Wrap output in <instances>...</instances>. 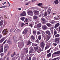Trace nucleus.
<instances>
[{
  "label": "nucleus",
  "instance_id": "obj_61",
  "mask_svg": "<svg viewBox=\"0 0 60 60\" xmlns=\"http://www.w3.org/2000/svg\"><path fill=\"white\" fill-rule=\"evenodd\" d=\"M47 37L48 39H49V37L48 35L47 36Z\"/></svg>",
  "mask_w": 60,
  "mask_h": 60
},
{
  "label": "nucleus",
  "instance_id": "obj_25",
  "mask_svg": "<svg viewBox=\"0 0 60 60\" xmlns=\"http://www.w3.org/2000/svg\"><path fill=\"white\" fill-rule=\"evenodd\" d=\"M32 43L31 42H30V41H28L27 43H26V44L27 45H30V44H31Z\"/></svg>",
  "mask_w": 60,
  "mask_h": 60
},
{
  "label": "nucleus",
  "instance_id": "obj_42",
  "mask_svg": "<svg viewBox=\"0 0 60 60\" xmlns=\"http://www.w3.org/2000/svg\"><path fill=\"white\" fill-rule=\"evenodd\" d=\"M59 34H57L55 36V37H59Z\"/></svg>",
  "mask_w": 60,
  "mask_h": 60
},
{
  "label": "nucleus",
  "instance_id": "obj_33",
  "mask_svg": "<svg viewBox=\"0 0 60 60\" xmlns=\"http://www.w3.org/2000/svg\"><path fill=\"white\" fill-rule=\"evenodd\" d=\"M51 49H52V48H51L49 50H48L47 51V53H49V52H50V50H51Z\"/></svg>",
  "mask_w": 60,
  "mask_h": 60
},
{
  "label": "nucleus",
  "instance_id": "obj_40",
  "mask_svg": "<svg viewBox=\"0 0 60 60\" xmlns=\"http://www.w3.org/2000/svg\"><path fill=\"white\" fill-rule=\"evenodd\" d=\"M33 18L34 19H36L37 18H38V17L37 16H36L35 15L34 16H33Z\"/></svg>",
  "mask_w": 60,
  "mask_h": 60
},
{
  "label": "nucleus",
  "instance_id": "obj_3",
  "mask_svg": "<svg viewBox=\"0 0 60 60\" xmlns=\"http://www.w3.org/2000/svg\"><path fill=\"white\" fill-rule=\"evenodd\" d=\"M5 51H7L9 49V46L8 45L6 44L4 48Z\"/></svg>",
  "mask_w": 60,
  "mask_h": 60
},
{
  "label": "nucleus",
  "instance_id": "obj_14",
  "mask_svg": "<svg viewBox=\"0 0 60 60\" xmlns=\"http://www.w3.org/2000/svg\"><path fill=\"white\" fill-rule=\"evenodd\" d=\"M44 14H43V13L42 12V13H41L40 15H39V17H44Z\"/></svg>",
  "mask_w": 60,
  "mask_h": 60
},
{
  "label": "nucleus",
  "instance_id": "obj_43",
  "mask_svg": "<svg viewBox=\"0 0 60 60\" xmlns=\"http://www.w3.org/2000/svg\"><path fill=\"white\" fill-rule=\"evenodd\" d=\"M29 26H31V27H33V24H30L29 25Z\"/></svg>",
  "mask_w": 60,
  "mask_h": 60
},
{
  "label": "nucleus",
  "instance_id": "obj_36",
  "mask_svg": "<svg viewBox=\"0 0 60 60\" xmlns=\"http://www.w3.org/2000/svg\"><path fill=\"white\" fill-rule=\"evenodd\" d=\"M28 21V19L27 18H25V21H24V22L25 23H26V22H27Z\"/></svg>",
  "mask_w": 60,
  "mask_h": 60
},
{
  "label": "nucleus",
  "instance_id": "obj_15",
  "mask_svg": "<svg viewBox=\"0 0 60 60\" xmlns=\"http://www.w3.org/2000/svg\"><path fill=\"white\" fill-rule=\"evenodd\" d=\"M43 28V29L45 30V29H48V28L47 26H46L45 25H44L42 27Z\"/></svg>",
  "mask_w": 60,
  "mask_h": 60
},
{
  "label": "nucleus",
  "instance_id": "obj_47",
  "mask_svg": "<svg viewBox=\"0 0 60 60\" xmlns=\"http://www.w3.org/2000/svg\"><path fill=\"white\" fill-rule=\"evenodd\" d=\"M36 59L35 57H34L33 58L32 60H36Z\"/></svg>",
  "mask_w": 60,
  "mask_h": 60
},
{
  "label": "nucleus",
  "instance_id": "obj_39",
  "mask_svg": "<svg viewBox=\"0 0 60 60\" xmlns=\"http://www.w3.org/2000/svg\"><path fill=\"white\" fill-rule=\"evenodd\" d=\"M34 49L35 50H38V49H39V46H37L34 47Z\"/></svg>",
  "mask_w": 60,
  "mask_h": 60
},
{
  "label": "nucleus",
  "instance_id": "obj_23",
  "mask_svg": "<svg viewBox=\"0 0 60 60\" xmlns=\"http://www.w3.org/2000/svg\"><path fill=\"white\" fill-rule=\"evenodd\" d=\"M7 43H9V44H11L12 43V42H11V41L10 40H8L7 41Z\"/></svg>",
  "mask_w": 60,
  "mask_h": 60
},
{
  "label": "nucleus",
  "instance_id": "obj_59",
  "mask_svg": "<svg viewBox=\"0 0 60 60\" xmlns=\"http://www.w3.org/2000/svg\"><path fill=\"white\" fill-rule=\"evenodd\" d=\"M34 54H30V56L31 57H32V56H33L34 55Z\"/></svg>",
  "mask_w": 60,
  "mask_h": 60
},
{
  "label": "nucleus",
  "instance_id": "obj_56",
  "mask_svg": "<svg viewBox=\"0 0 60 60\" xmlns=\"http://www.w3.org/2000/svg\"><path fill=\"white\" fill-rule=\"evenodd\" d=\"M51 32L52 33V34H53V30H51Z\"/></svg>",
  "mask_w": 60,
  "mask_h": 60
},
{
  "label": "nucleus",
  "instance_id": "obj_26",
  "mask_svg": "<svg viewBox=\"0 0 60 60\" xmlns=\"http://www.w3.org/2000/svg\"><path fill=\"white\" fill-rule=\"evenodd\" d=\"M37 26L38 27H41V23H39L38 24Z\"/></svg>",
  "mask_w": 60,
  "mask_h": 60
},
{
  "label": "nucleus",
  "instance_id": "obj_20",
  "mask_svg": "<svg viewBox=\"0 0 60 60\" xmlns=\"http://www.w3.org/2000/svg\"><path fill=\"white\" fill-rule=\"evenodd\" d=\"M31 39L32 40H34L35 39V37H34L33 35H32L31 36Z\"/></svg>",
  "mask_w": 60,
  "mask_h": 60
},
{
  "label": "nucleus",
  "instance_id": "obj_1",
  "mask_svg": "<svg viewBox=\"0 0 60 60\" xmlns=\"http://www.w3.org/2000/svg\"><path fill=\"white\" fill-rule=\"evenodd\" d=\"M18 44L19 49H21L24 46L23 42H19L18 43Z\"/></svg>",
  "mask_w": 60,
  "mask_h": 60
},
{
  "label": "nucleus",
  "instance_id": "obj_41",
  "mask_svg": "<svg viewBox=\"0 0 60 60\" xmlns=\"http://www.w3.org/2000/svg\"><path fill=\"white\" fill-rule=\"evenodd\" d=\"M25 24L23 23H22L21 25V27H22L23 26H25Z\"/></svg>",
  "mask_w": 60,
  "mask_h": 60
},
{
  "label": "nucleus",
  "instance_id": "obj_49",
  "mask_svg": "<svg viewBox=\"0 0 60 60\" xmlns=\"http://www.w3.org/2000/svg\"><path fill=\"white\" fill-rule=\"evenodd\" d=\"M58 59V57L52 59V60H56Z\"/></svg>",
  "mask_w": 60,
  "mask_h": 60
},
{
  "label": "nucleus",
  "instance_id": "obj_62",
  "mask_svg": "<svg viewBox=\"0 0 60 60\" xmlns=\"http://www.w3.org/2000/svg\"><path fill=\"white\" fill-rule=\"evenodd\" d=\"M31 57H30L28 60H31Z\"/></svg>",
  "mask_w": 60,
  "mask_h": 60
},
{
  "label": "nucleus",
  "instance_id": "obj_34",
  "mask_svg": "<svg viewBox=\"0 0 60 60\" xmlns=\"http://www.w3.org/2000/svg\"><path fill=\"white\" fill-rule=\"evenodd\" d=\"M54 3L56 4H58V0H56L54 1Z\"/></svg>",
  "mask_w": 60,
  "mask_h": 60
},
{
  "label": "nucleus",
  "instance_id": "obj_30",
  "mask_svg": "<svg viewBox=\"0 0 60 60\" xmlns=\"http://www.w3.org/2000/svg\"><path fill=\"white\" fill-rule=\"evenodd\" d=\"M51 53H50L49 54H47V56L48 57H50L51 56Z\"/></svg>",
  "mask_w": 60,
  "mask_h": 60
},
{
  "label": "nucleus",
  "instance_id": "obj_4",
  "mask_svg": "<svg viewBox=\"0 0 60 60\" xmlns=\"http://www.w3.org/2000/svg\"><path fill=\"white\" fill-rule=\"evenodd\" d=\"M28 14L29 15L33 16V12L32 11H28Z\"/></svg>",
  "mask_w": 60,
  "mask_h": 60
},
{
  "label": "nucleus",
  "instance_id": "obj_44",
  "mask_svg": "<svg viewBox=\"0 0 60 60\" xmlns=\"http://www.w3.org/2000/svg\"><path fill=\"white\" fill-rule=\"evenodd\" d=\"M10 54V52H8V53L7 54V56H9V55Z\"/></svg>",
  "mask_w": 60,
  "mask_h": 60
},
{
  "label": "nucleus",
  "instance_id": "obj_17",
  "mask_svg": "<svg viewBox=\"0 0 60 60\" xmlns=\"http://www.w3.org/2000/svg\"><path fill=\"white\" fill-rule=\"evenodd\" d=\"M4 40V38H2L0 41V43H2Z\"/></svg>",
  "mask_w": 60,
  "mask_h": 60
},
{
  "label": "nucleus",
  "instance_id": "obj_5",
  "mask_svg": "<svg viewBox=\"0 0 60 60\" xmlns=\"http://www.w3.org/2000/svg\"><path fill=\"white\" fill-rule=\"evenodd\" d=\"M60 38H58L55 39V42L56 43H59V40H60Z\"/></svg>",
  "mask_w": 60,
  "mask_h": 60
},
{
  "label": "nucleus",
  "instance_id": "obj_16",
  "mask_svg": "<svg viewBox=\"0 0 60 60\" xmlns=\"http://www.w3.org/2000/svg\"><path fill=\"white\" fill-rule=\"evenodd\" d=\"M45 33L47 34H48V35H50V32L49 30L46 31Z\"/></svg>",
  "mask_w": 60,
  "mask_h": 60
},
{
  "label": "nucleus",
  "instance_id": "obj_35",
  "mask_svg": "<svg viewBox=\"0 0 60 60\" xmlns=\"http://www.w3.org/2000/svg\"><path fill=\"white\" fill-rule=\"evenodd\" d=\"M48 15V13H47V12L46 11H45V12L44 16H47Z\"/></svg>",
  "mask_w": 60,
  "mask_h": 60
},
{
  "label": "nucleus",
  "instance_id": "obj_64",
  "mask_svg": "<svg viewBox=\"0 0 60 60\" xmlns=\"http://www.w3.org/2000/svg\"><path fill=\"white\" fill-rule=\"evenodd\" d=\"M58 28H59L58 31L59 32H60V27H59Z\"/></svg>",
  "mask_w": 60,
  "mask_h": 60
},
{
  "label": "nucleus",
  "instance_id": "obj_18",
  "mask_svg": "<svg viewBox=\"0 0 60 60\" xmlns=\"http://www.w3.org/2000/svg\"><path fill=\"white\" fill-rule=\"evenodd\" d=\"M17 37L16 36H15L14 37V41L15 42V41H17L16 40Z\"/></svg>",
  "mask_w": 60,
  "mask_h": 60
},
{
  "label": "nucleus",
  "instance_id": "obj_10",
  "mask_svg": "<svg viewBox=\"0 0 60 60\" xmlns=\"http://www.w3.org/2000/svg\"><path fill=\"white\" fill-rule=\"evenodd\" d=\"M32 47H31L30 48V50L29 51V54L30 55V53H32V51H33L34 50L32 48Z\"/></svg>",
  "mask_w": 60,
  "mask_h": 60
},
{
  "label": "nucleus",
  "instance_id": "obj_37",
  "mask_svg": "<svg viewBox=\"0 0 60 60\" xmlns=\"http://www.w3.org/2000/svg\"><path fill=\"white\" fill-rule=\"evenodd\" d=\"M36 31H33V34L34 35H35L36 34Z\"/></svg>",
  "mask_w": 60,
  "mask_h": 60
},
{
  "label": "nucleus",
  "instance_id": "obj_50",
  "mask_svg": "<svg viewBox=\"0 0 60 60\" xmlns=\"http://www.w3.org/2000/svg\"><path fill=\"white\" fill-rule=\"evenodd\" d=\"M41 34V33H40V32H39V31H38L37 32V34L38 35V34Z\"/></svg>",
  "mask_w": 60,
  "mask_h": 60
},
{
  "label": "nucleus",
  "instance_id": "obj_7",
  "mask_svg": "<svg viewBox=\"0 0 60 60\" xmlns=\"http://www.w3.org/2000/svg\"><path fill=\"white\" fill-rule=\"evenodd\" d=\"M21 15L22 16H26V13L25 11H23L21 14Z\"/></svg>",
  "mask_w": 60,
  "mask_h": 60
},
{
  "label": "nucleus",
  "instance_id": "obj_13",
  "mask_svg": "<svg viewBox=\"0 0 60 60\" xmlns=\"http://www.w3.org/2000/svg\"><path fill=\"white\" fill-rule=\"evenodd\" d=\"M46 25L48 26V27H51L52 26L51 24L49 23H46Z\"/></svg>",
  "mask_w": 60,
  "mask_h": 60
},
{
  "label": "nucleus",
  "instance_id": "obj_28",
  "mask_svg": "<svg viewBox=\"0 0 60 60\" xmlns=\"http://www.w3.org/2000/svg\"><path fill=\"white\" fill-rule=\"evenodd\" d=\"M49 45H47L46 46L45 48V50H46V49H48V48H49Z\"/></svg>",
  "mask_w": 60,
  "mask_h": 60
},
{
  "label": "nucleus",
  "instance_id": "obj_27",
  "mask_svg": "<svg viewBox=\"0 0 60 60\" xmlns=\"http://www.w3.org/2000/svg\"><path fill=\"white\" fill-rule=\"evenodd\" d=\"M38 45V44H35L34 43H33L32 44V46L34 47V46H37Z\"/></svg>",
  "mask_w": 60,
  "mask_h": 60
},
{
  "label": "nucleus",
  "instance_id": "obj_53",
  "mask_svg": "<svg viewBox=\"0 0 60 60\" xmlns=\"http://www.w3.org/2000/svg\"><path fill=\"white\" fill-rule=\"evenodd\" d=\"M57 54H60V51H58L57 52Z\"/></svg>",
  "mask_w": 60,
  "mask_h": 60
},
{
  "label": "nucleus",
  "instance_id": "obj_48",
  "mask_svg": "<svg viewBox=\"0 0 60 60\" xmlns=\"http://www.w3.org/2000/svg\"><path fill=\"white\" fill-rule=\"evenodd\" d=\"M38 5L39 6L42 5V3H39L38 4Z\"/></svg>",
  "mask_w": 60,
  "mask_h": 60
},
{
  "label": "nucleus",
  "instance_id": "obj_24",
  "mask_svg": "<svg viewBox=\"0 0 60 60\" xmlns=\"http://www.w3.org/2000/svg\"><path fill=\"white\" fill-rule=\"evenodd\" d=\"M55 22V21L54 20H52L51 21V22H50L51 23V24H52V25H53V24H54Z\"/></svg>",
  "mask_w": 60,
  "mask_h": 60
},
{
  "label": "nucleus",
  "instance_id": "obj_57",
  "mask_svg": "<svg viewBox=\"0 0 60 60\" xmlns=\"http://www.w3.org/2000/svg\"><path fill=\"white\" fill-rule=\"evenodd\" d=\"M6 57H7V55H6L4 57V59H5L6 58Z\"/></svg>",
  "mask_w": 60,
  "mask_h": 60
},
{
  "label": "nucleus",
  "instance_id": "obj_38",
  "mask_svg": "<svg viewBox=\"0 0 60 60\" xmlns=\"http://www.w3.org/2000/svg\"><path fill=\"white\" fill-rule=\"evenodd\" d=\"M20 19L22 21H24V20H25V17H21L20 18Z\"/></svg>",
  "mask_w": 60,
  "mask_h": 60
},
{
  "label": "nucleus",
  "instance_id": "obj_46",
  "mask_svg": "<svg viewBox=\"0 0 60 60\" xmlns=\"http://www.w3.org/2000/svg\"><path fill=\"white\" fill-rule=\"evenodd\" d=\"M42 21L43 22H45V19H42Z\"/></svg>",
  "mask_w": 60,
  "mask_h": 60
},
{
  "label": "nucleus",
  "instance_id": "obj_21",
  "mask_svg": "<svg viewBox=\"0 0 60 60\" xmlns=\"http://www.w3.org/2000/svg\"><path fill=\"white\" fill-rule=\"evenodd\" d=\"M41 38V35H40L38 36V39L39 40H40Z\"/></svg>",
  "mask_w": 60,
  "mask_h": 60
},
{
  "label": "nucleus",
  "instance_id": "obj_19",
  "mask_svg": "<svg viewBox=\"0 0 60 60\" xmlns=\"http://www.w3.org/2000/svg\"><path fill=\"white\" fill-rule=\"evenodd\" d=\"M41 51H42L41 49V48H39L38 49V50L37 51V52H38V53H40V52H41Z\"/></svg>",
  "mask_w": 60,
  "mask_h": 60
},
{
  "label": "nucleus",
  "instance_id": "obj_58",
  "mask_svg": "<svg viewBox=\"0 0 60 60\" xmlns=\"http://www.w3.org/2000/svg\"><path fill=\"white\" fill-rule=\"evenodd\" d=\"M14 56V54H12L11 55V57H13V56Z\"/></svg>",
  "mask_w": 60,
  "mask_h": 60
},
{
  "label": "nucleus",
  "instance_id": "obj_45",
  "mask_svg": "<svg viewBox=\"0 0 60 60\" xmlns=\"http://www.w3.org/2000/svg\"><path fill=\"white\" fill-rule=\"evenodd\" d=\"M55 18H56V20H57V19H59V17L58 16H57L56 18V17H55L54 19H55Z\"/></svg>",
  "mask_w": 60,
  "mask_h": 60
},
{
  "label": "nucleus",
  "instance_id": "obj_52",
  "mask_svg": "<svg viewBox=\"0 0 60 60\" xmlns=\"http://www.w3.org/2000/svg\"><path fill=\"white\" fill-rule=\"evenodd\" d=\"M54 54H57V52H54L52 54V55H54Z\"/></svg>",
  "mask_w": 60,
  "mask_h": 60
},
{
  "label": "nucleus",
  "instance_id": "obj_32",
  "mask_svg": "<svg viewBox=\"0 0 60 60\" xmlns=\"http://www.w3.org/2000/svg\"><path fill=\"white\" fill-rule=\"evenodd\" d=\"M0 52H3V48L2 47L0 50Z\"/></svg>",
  "mask_w": 60,
  "mask_h": 60
},
{
  "label": "nucleus",
  "instance_id": "obj_11",
  "mask_svg": "<svg viewBox=\"0 0 60 60\" xmlns=\"http://www.w3.org/2000/svg\"><path fill=\"white\" fill-rule=\"evenodd\" d=\"M34 12V14L35 15H39V11H35Z\"/></svg>",
  "mask_w": 60,
  "mask_h": 60
},
{
  "label": "nucleus",
  "instance_id": "obj_54",
  "mask_svg": "<svg viewBox=\"0 0 60 60\" xmlns=\"http://www.w3.org/2000/svg\"><path fill=\"white\" fill-rule=\"evenodd\" d=\"M6 7V6H3L2 7H0V8H5Z\"/></svg>",
  "mask_w": 60,
  "mask_h": 60
},
{
  "label": "nucleus",
  "instance_id": "obj_31",
  "mask_svg": "<svg viewBox=\"0 0 60 60\" xmlns=\"http://www.w3.org/2000/svg\"><path fill=\"white\" fill-rule=\"evenodd\" d=\"M4 21L3 20H1L0 22V25H2L3 24V21Z\"/></svg>",
  "mask_w": 60,
  "mask_h": 60
},
{
  "label": "nucleus",
  "instance_id": "obj_29",
  "mask_svg": "<svg viewBox=\"0 0 60 60\" xmlns=\"http://www.w3.org/2000/svg\"><path fill=\"white\" fill-rule=\"evenodd\" d=\"M54 35H56V34H57V31H56V30L54 29Z\"/></svg>",
  "mask_w": 60,
  "mask_h": 60
},
{
  "label": "nucleus",
  "instance_id": "obj_9",
  "mask_svg": "<svg viewBox=\"0 0 60 60\" xmlns=\"http://www.w3.org/2000/svg\"><path fill=\"white\" fill-rule=\"evenodd\" d=\"M27 32H28L27 30V29H25L23 31L22 34H26V33H27Z\"/></svg>",
  "mask_w": 60,
  "mask_h": 60
},
{
  "label": "nucleus",
  "instance_id": "obj_12",
  "mask_svg": "<svg viewBox=\"0 0 60 60\" xmlns=\"http://www.w3.org/2000/svg\"><path fill=\"white\" fill-rule=\"evenodd\" d=\"M23 51L25 52L26 53H27L28 52V49H26L25 48H24L23 49Z\"/></svg>",
  "mask_w": 60,
  "mask_h": 60
},
{
  "label": "nucleus",
  "instance_id": "obj_60",
  "mask_svg": "<svg viewBox=\"0 0 60 60\" xmlns=\"http://www.w3.org/2000/svg\"><path fill=\"white\" fill-rule=\"evenodd\" d=\"M11 60H15V58H13Z\"/></svg>",
  "mask_w": 60,
  "mask_h": 60
},
{
  "label": "nucleus",
  "instance_id": "obj_6",
  "mask_svg": "<svg viewBox=\"0 0 60 60\" xmlns=\"http://www.w3.org/2000/svg\"><path fill=\"white\" fill-rule=\"evenodd\" d=\"M8 32V31H7V30L6 29H4L3 30V33L4 34L6 35V34H7Z\"/></svg>",
  "mask_w": 60,
  "mask_h": 60
},
{
  "label": "nucleus",
  "instance_id": "obj_51",
  "mask_svg": "<svg viewBox=\"0 0 60 60\" xmlns=\"http://www.w3.org/2000/svg\"><path fill=\"white\" fill-rule=\"evenodd\" d=\"M1 56H3L4 55V53H1L0 54Z\"/></svg>",
  "mask_w": 60,
  "mask_h": 60
},
{
  "label": "nucleus",
  "instance_id": "obj_63",
  "mask_svg": "<svg viewBox=\"0 0 60 60\" xmlns=\"http://www.w3.org/2000/svg\"><path fill=\"white\" fill-rule=\"evenodd\" d=\"M40 32H41V33H43V31L42 30H40Z\"/></svg>",
  "mask_w": 60,
  "mask_h": 60
},
{
  "label": "nucleus",
  "instance_id": "obj_2",
  "mask_svg": "<svg viewBox=\"0 0 60 60\" xmlns=\"http://www.w3.org/2000/svg\"><path fill=\"white\" fill-rule=\"evenodd\" d=\"M45 42L43 40L42 41L41 43L40 46L42 49H43V48H44V47L45 46Z\"/></svg>",
  "mask_w": 60,
  "mask_h": 60
},
{
  "label": "nucleus",
  "instance_id": "obj_8",
  "mask_svg": "<svg viewBox=\"0 0 60 60\" xmlns=\"http://www.w3.org/2000/svg\"><path fill=\"white\" fill-rule=\"evenodd\" d=\"M59 25H60V24L59 23H57L54 26V28L56 29V28L58 27V26H59Z\"/></svg>",
  "mask_w": 60,
  "mask_h": 60
},
{
  "label": "nucleus",
  "instance_id": "obj_55",
  "mask_svg": "<svg viewBox=\"0 0 60 60\" xmlns=\"http://www.w3.org/2000/svg\"><path fill=\"white\" fill-rule=\"evenodd\" d=\"M53 45H54L55 46H56V45H57V44H56V43L55 44L54 43H53Z\"/></svg>",
  "mask_w": 60,
  "mask_h": 60
},
{
  "label": "nucleus",
  "instance_id": "obj_22",
  "mask_svg": "<svg viewBox=\"0 0 60 60\" xmlns=\"http://www.w3.org/2000/svg\"><path fill=\"white\" fill-rule=\"evenodd\" d=\"M48 12L49 14H50L51 13V11L50 9H49L48 10Z\"/></svg>",
  "mask_w": 60,
  "mask_h": 60
}]
</instances>
